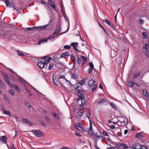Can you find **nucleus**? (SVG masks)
I'll list each match as a JSON object with an SVG mask.
<instances>
[{"label": "nucleus", "instance_id": "1", "mask_svg": "<svg viewBox=\"0 0 149 149\" xmlns=\"http://www.w3.org/2000/svg\"><path fill=\"white\" fill-rule=\"evenodd\" d=\"M49 26L48 24H47L42 26L33 27H28L26 29L29 31H31L33 30H43L45 29Z\"/></svg>", "mask_w": 149, "mask_h": 149}, {"label": "nucleus", "instance_id": "2", "mask_svg": "<svg viewBox=\"0 0 149 149\" xmlns=\"http://www.w3.org/2000/svg\"><path fill=\"white\" fill-rule=\"evenodd\" d=\"M31 132L34 134L35 136L37 137H42L44 136V134L40 130H31Z\"/></svg>", "mask_w": 149, "mask_h": 149}, {"label": "nucleus", "instance_id": "3", "mask_svg": "<svg viewBox=\"0 0 149 149\" xmlns=\"http://www.w3.org/2000/svg\"><path fill=\"white\" fill-rule=\"evenodd\" d=\"M77 95L79 97V99H77L78 103H79L80 102L81 104H84L85 101L84 99V96L82 94L80 91H78Z\"/></svg>", "mask_w": 149, "mask_h": 149}, {"label": "nucleus", "instance_id": "4", "mask_svg": "<svg viewBox=\"0 0 149 149\" xmlns=\"http://www.w3.org/2000/svg\"><path fill=\"white\" fill-rule=\"evenodd\" d=\"M98 104H104L105 105H107L110 104L109 100L106 98L100 99L97 102Z\"/></svg>", "mask_w": 149, "mask_h": 149}, {"label": "nucleus", "instance_id": "5", "mask_svg": "<svg viewBox=\"0 0 149 149\" xmlns=\"http://www.w3.org/2000/svg\"><path fill=\"white\" fill-rule=\"evenodd\" d=\"M142 93L146 98L149 101V93L147 91L146 89H142Z\"/></svg>", "mask_w": 149, "mask_h": 149}, {"label": "nucleus", "instance_id": "6", "mask_svg": "<svg viewBox=\"0 0 149 149\" xmlns=\"http://www.w3.org/2000/svg\"><path fill=\"white\" fill-rule=\"evenodd\" d=\"M41 59L42 60H44V63L46 65L49 62L50 60H52L51 58L49 57H44L41 58Z\"/></svg>", "mask_w": 149, "mask_h": 149}, {"label": "nucleus", "instance_id": "7", "mask_svg": "<svg viewBox=\"0 0 149 149\" xmlns=\"http://www.w3.org/2000/svg\"><path fill=\"white\" fill-rule=\"evenodd\" d=\"M81 58L82 61L81 66V67H82L86 63L87 61V58L86 57H85L83 55L81 56Z\"/></svg>", "mask_w": 149, "mask_h": 149}, {"label": "nucleus", "instance_id": "8", "mask_svg": "<svg viewBox=\"0 0 149 149\" xmlns=\"http://www.w3.org/2000/svg\"><path fill=\"white\" fill-rule=\"evenodd\" d=\"M92 130V123L90 120V128L88 130V132L91 135L93 136L94 135V133L93 132Z\"/></svg>", "mask_w": 149, "mask_h": 149}, {"label": "nucleus", "instance_id": "9", "mask_svg": "<svg viewBox=\"0 0 149 149\" xmlns=\"http://www.w3.org/2000/svg\"><path fill=\"white\" fill-rule=\"evenodd\" d=\"M83 114L84 113L82 111L78 110V111L76 113V118H79L82 116Z\"/></svg>", "mask_w": 149, "mask_h": 149}, {"label": "nucleus", "instance_id": "10", "mask_svg": "<svg viewBox=\"0 0 149 149\" xmlns=\"http://www.w3.org/2000/svg\"><path fill=\"white\" fill-rule=\"evenodd\" d=\"M60 30L61 27L59 24L57 25L56 28V31L53 34V35H55L57 34L60 31Z\"/></svg>", "mask_w": 149, "mask_h": 149}, {"label": "nucleus", "instance_id": "11", "mask_svg": "<svg viewBox=\"0 0 149 149\" xmlns=\"http://www.w3.org/2000/svg\"><path fill=\"white\" fill-rule=\"evenodd\" d=\"M45 63L43 61H40L38 63L37 65L40 68L42 69L45 66Z\"/></svg>", "mask_w": 149, "mask_h": 149}, {"label": "nucleus", "instance_id": "12", "mask_svg": "<svg viewBox=\"0 0 149 149\" xmlns=\"http://www.w3.org/2000/svg\"><path fill=\"white\" fill-rule=\"evenodd\" d=\"M69 56V54L68 52H65L62 53L61 55V58H65Z\"/></svg>", "mask_w": 149, "mask_h": 149}, {"label": "nucleus", "instance_id": "13", "mask_svg": "<svg viewBox=\"0 0 149 149\" xmlns=\"http://www.w3.org/2000/svg\"><path fill=\"white\" fill-rule=\"evenodd\" d=\"M103 22H104L106 23L109 26H111L112 28L113 27L112 24L110 22H109L108 20L105 19L103 20Z\"/></svg>", "mask_w": 149, "mask_h": 149}, {"label": "nucleus", "instance_id": "14", "mask_svg": "<svg viewBox=\"0 0 149 149\" xmlns=\"http://www.w3.org/2000/svg\"><path fill=\"white\" fill-rule=\"evenodd\" d=\"M135 83L132 81H129L127 82V84L128 86L133 88L134 86Z\"/></svg>", "mask_w": 149, "mask_h": 149}, {"label": "nucleus", "instance_id": "15", "mask_svg": "<svg viewBox=\"0 0 149 149\" xmlns=\"http://www.w3.org/2000/svg\"><path fill=\"white\" fill-rule=\"evenodd\" d=\"M95 83V81L91 79L88 82V84L89 86H92Z\"/></svg>", "mask_w": 149, "mask_h": 149}, {"label": "nucleus", "instance_id": "16", "mask_svg": "<svg viewBox=\"0 0 149 149\" xmlns=\"http://www.w3.org/2000/svg\"><path fill=\"white\" fill-rule=\"evenodd\" d=\"M48 3L53 8H55L56 7L54 4L53 3V1L50 0L48 1Z\"/></svg>", "mask_w": 149, "mask_h": 149}, {"label": "nucleus", "instance_id": "17", "mask_svg": "<svg viewBox=\"0 0 149 149\" xmlns=\"http://www.w3.org/2000/svg\"><path fill=\"white\" fill-rule=\"evenodd\" d=\"M23 120L25 123H28L29 126H31L32 125V123L29 120L27 119H24Z\"/></svg>", "mask_w": 149, "mask_h": 149}, {"label": "nucleus", "instance_id": "18", "mask_svg": "<svg viewBox=\"0 0 149 149\" xmlns=\"http://www.w3.org/2000/svg\"><path fill=\"white\" fill-rule=\"evenodd\" d=\"M78 45V43L76 42L72 43L70 45V46H72L74 49Z\"/></svg>", "mask_w": 149, "mask_h": 149}, {"label": "nucleus", "instance_id": "19", "mask_svg": "<svg viewBox=\"0 0 149 149\" xmlns=\"http://www.w3.org/2000/svg\"><path fill=\"white\" fill-rule=\"evenodd\" d=\"M0 140L1 141H3V142L6 143L7 139L5 136H2L0 137Z\"/></svg>", "mask_w": 149, "mask_h": 149}, {"label": "nucleus", "instance_id": "20", "mask_svg": "<svg viewBox=\"0 0 149 149\" xmlns=\"http://www.w3.org/2000/svg\"><path fill=\"white\" fill-rule=\"evenodd\" d=\"M6 6L7 7H10V8H14V5L11 3L9 2L6 4Z\"/></svg>", "mask_w": 149, "mask_h": 149}, {"label": "nucleus", "instance_id": "21", "mask_svg": "<svg viewBox=\"0 0 149 149\" xmlns=\"http://www.w3.org/2000/svg\"><path fill=\"white\" fill-rule=\"evenodd\" d=\"M117 55V52L114 51H111V56L113 58Z\"/></svg>", "mask_w": 149, "mask_h": 149}, {"label": "nucleus", "instance_id": "22", "mask_svg": "<svg viewBox=\"0 0 149 149\" xmlns=\"http://www.w3.org/2000/svg\"><path fill=\"white\" fill-rule=\"evenodd\" d=\"M52 114L56 119H59V116L58 114L54 112H52Z\"/></svg>", "mask_w": 149, "mask_h": 149}, {"label": "nucleus", "instance_id": "23", "mask_svg": "<svg viewBox=\"0 0 149 149\" xmlns=\"http://www.w3.org/2000/svg\"><path fill=\"white\" fill-rule=\"evenodd\" d=\"M17 54L20 56H24L25 55L24 54H23L21 52H20L19 50H17Z\"/></svg>", "mask_w": 149, "mask_h": 149}, {"label": "nucleus", "instance_id": "24", "mask_svg": "<svg viewBox=\"0 0 149 149\" xmlns=\"http://www.w3.org/2000/svg\"><path fill=\"white\" fill-rule=\"evenodd\" d=\"M142 37L144 38H146L147 37V33L146 32H143L142 33Z\"/></svg>", "mask_w": 149, "mask_h": 149}, {"label": "nucleus", "instance_id": "25", "mask_svg": "<svg viewBox=\"0 0 149 149\" xmlns=\"http://www.w3.org/2000/svg\"><path fill=\"white\" fill-rule=\"evenodd\" d=\"M3 111L4 112V113L6 114V115H9L10 114V112L8 111H6V110H5L4 109V108H3Z\"/></svg>", "mask_w": 149, "mask_h": 149}, {"label": "nucleus", "instance_id": "26", "mask_svg": "<svg viewBox=\"0 0 149 149\" xmlns=\"http://www.w3.org/2000/svg\"><path fill=\"white\" fill-rule=\"evenodd\" d=\"M99 25L100 27L102 29V30L104 31L105 32L106 34H108V32H107L106 30L104 29V28L101 25L100 23H99Z\"/></svg>", "mask_w": 149, "mask_h": 149}, {"label": "nucleus", "instance_id": "27", "mask_svg": "<svg viewBox=\"0 0 149 149\" xmlns=\"http://www.w3.org/2000/svg\"><path fill=\"white\" fill-rule=\"evenodd\" d=\"M53 81L54 83L55 84V85L56 86H58L59 84V82L56 80H55L53 78Z\"/></svg>", "mask_w": 149, "mask_h": 149}, {"label": "nucleus", "instance_id": "28", "mask_svg": "<svg viewBox=\"0 0 149 149\" xmlns=\"http://www.w3.org/2000/svg\"><path fill=\"white\" fill-rule=\"evenodd\" d=\"M97 84H95L92 87V91H94L95 89L97 88Z\"/></svg>", "mask_w": 149, "mask_h": 149}, {"label": "nucleus", "instance_id": "29", "mask_svg": "<svg viewBox=\"0 0 149 149\" xmlns=\"http://www.w3.org/2000/svg\"><path fill=\"white\" fill-rule=\"evenodd\" d=\"M149 47V45L148 44H146L145 45L144 47H143V48L145 49L146 51H147L148 50V48Z\"/></svg>", "mask_w": 149, "mask_h": 149}, {"label": "nucleus", "instance_id": "30", "mask_svg": "<svg viewBox=\"0 0 149 149\" xmlns=\"http://www.w3.org/2000/svg\"><path fill=\"white\" fill-rule=\"evenodd\" d=\"M140 75V74L138 73V74H134L133 78L135 79L137 78Z\"/></svg>", "mask_w": 149, "mask_h": 149}, {"label": "nucleus", "instance_id": "31", "mask_svg": "<svg viewBox=\"0 0 149 149\" xmlns=\"http://www.w3.org/2000/svg\"><path fill=\"white\" fill-rule=\"evenodd\" d=\"M0 86L1 88H5V85L4 83L0 79Z\"/></svg>", "mask_w": 149, "mask_h": 149}, {"label": "nucleus", "instance_id": "32", "mask_svg": "<svg viewBox=\"0 0 149 149\" xmlns=\"http://www.w3.org/2000/svg\"><path fill=\"white\" fill-rule=\"evenodd\" d=\"M1 74L5 78H7L8 77V76L7 75V74L5 73V72H1Z\"/></svg>", "mask_w": 149, "mask_h": 149}, {"label": "nucleus", "instance_id": "33", "mask_svg": "<svg viewBox=\"0 0 149 149\" xmlns=\"http://www.w3.org/2000/svg\"><path fill=\"white\" fill-rule=\"evenodd\" d=\"M54 66V64L53 63L50 64L49 65L48 69L49 70L52 69Z\"/></svg>", "mask_w": 149, "mask_h": 149}, {"label": "nucleus", "instance_id": "34", "mask_svg": "<svg viewBox=\"0 0 149 149\" xmlns=\"http://www.w3.org/2000/svg\"><path fill=\"white\" fill-rule=\"evenodd\" d=\"M26 105L27 106H28L29 107V108H30V110L31 111H33V108L29 104V103H26Z\"/></svg>", "mask_w": 149, "mask_h": 149}, {"label": "nucleus", "instance_id": "35", "mask_svg": "<svg viewBox=\"0 0 149 149\" xmlns=\"http://www.w3.org/2000/svg\"><path fill=\"white\" fill-rule=\"evenodd\" d=\"M120 146H122L123 148L125 149L127 148V146L125 144H120Z\"/></svg>", "mask_w": 149, "mask_h": 149}, {"label": "nucleus", "instance_id": "36", "mask_svg": "<svg viewBox=\"0 0 149 149\" xmlns=\"http://www.w3.org/2000/svg\"><path fill=\"white\" fill-rule=\"evenodd\" d=\"M77 126L80 128H81V129H82L83 127V126L81 124V123H77Z\"/></svg>", "mask_w": 149, "mask_h": 149}, {"label": "nucleus", "instance_id": "37", "mask_svg": "<svg viewBox=\"0 0 149 149\" xmlns=\"http://www.w3.org/2000/svg\"><path fill=\"white\" fill-rule=\"evenodd\" d=\"M94 137H98V138H100V137H101V136H100L99 135L98 133L97 132H96L95 134H94V135L93 136Z\"/></svg>", "mask_w": 149, "mask_h": 149}, {"label": "nucleus", "instance_id": "38", "mask_svg": "<svg viewBox=\"0 0 149 149\" xmlns=\"http://www.w3.org/2000/svg\"><path fill=\"white\" fill-rule=\"evenodd\" d=\"M110 105H111V107L113 108L114 109H116V107L115 105V104L113 103V102L111 103H110Z\"/></svg>", "mask_w": 149, "mask_h": 149}, {"label": "nucleus", "instance_id": "39", "mask_svg": "<svg viewBox=\"0 0 149 149\" xmlns=\"http://www.w3.org/2000/svg\"><path fill=\"white\" fill-rule=\"evenodd\" d=\"M80 102L79 103H78V104H79V105H80L81 107L79 109V110H82V109H84V105L82 104H80Z\"/></svg>", "mask_w": 149, "mask_h": 149}, {"label": "nucleus", "instance_id": "40", "mask_svg": "<svg viewBox=\"0 0 149 149\" xmlns=\"http://www.w3.org/2000/svg\"><path fill=\"white\" fill-rule=\"evenodd\" d=\"M89 65L90 67V68H93L94 66L93 64V63L92 62H91L89 63Z\"/></svg>", "mask_w": 149, "mask_h": 149}, {"label": "nucleus", "instance_id": "41", "mask_svg": "<svg viewBox=\"0 0 149 149\" xmlns=\"http://www.w3.org/2000/svg\"><path fill=\"white\" fill-rule=\"evenodd\" d=\"M136 137L137 138H140V137H142L143 136L141 135V134L139 133V134H136Z\"/></svg>", "mask_w": 149, "mask_h": 149}, {"label": "nucleus", "instance_id": "42", "mask_svg": "<svg viewBox=\"0 0 149 149\" xmlns=\"http://www.w3.org/2000/svg\"><path fill=\"white\" fill-rule=\"evenodd\" d=\"M9 78L8 77L6 78H5V81L6 82V83L8 84L10 82V81H9Z\"/></svg>", "mask_w": 149, "mask_h": 149}, {"label": "nucleus", "instance_id": "43", "mask_svg": "<svg viewBox=\"0 0 149 149\" xmlns=\"http://www.w3.org/2000/svg\"><path fill=\"white\" fill-rule=\"evenodd\" d=\"M3 97L5 100L6 102L9 101V99L8 97L5 95H3Z\"/></svg>", "mask_w": 149, "mask_h": 149}, {"label": "nucleus", "instance_id": "44", "mask_svg": "<svg viewBox=\"0 0 149 149\" xmlns=\"http://www.w3.org/2000/svg\"><path fill=\"white\" fill-rule=\"evenodd\" d=\"M92 68H89L88 69V73L89 74H91L93 72V70L92 69Z\"/></svg>", "mask_w": 149, "mask_h": 149}, {"label": "nucleus", "instance_id": "45", "mask_svg": "<svg viewBox=\"0 0 149 149\" xmlns=\"http://www.w3.org/2000/svg\"><path fill=\"white\" fill-rule=\"evenodd\" d=\"M44 118L49 123L50 122V120L47 117L45 116L44 117Z\"/></svg>", "mask_w": 149, "mask_h": 149}, {"label": "nucleus", "instance_id": "46", "mask_svg": "<svg viewBox=\"0 0 149 149\" xmlns=\"http://www.w3.org/2000/svg\"><path fill=\"white\" fill-rule=\"evenodd\" d=\"M9 92L12 95H14V92H13V90H11V89H9Z\"/></svg>", "mask_w": 149, "mask_h": 149}, {"label": "nucleus", "instance_id": "47", "mask_svg": "<svg viewBox=\"0 0 149 149\" xmlns=\"http://www.w3.org/2000/svg\"><path fill=\"white\" fill-rule=\"evenodd\" d=\"M75 134L77 136L79 137H81L82 136L79 133L77 132H75Z\"/></svg>", "mask_w": 149, "mask_h": 149}, {"label": "nucleus", "instance_id": "48", "mask_svg": "<svg viewBox=\"0 0 149 149\" xmlns=\"http://www.w3.org/2000/svg\"><path fill=\"white\" fill-rule=\"evenodd\" d=\"M81 62V59L79 57H77V63H78L79 64Z\"/></svg>", "mask_w": 149, "mask_h": 149}, {"label": "nucleus", "instance_id": "49", "mask_svg": "<svg viewBox=\"0 0 149 149\" xmlns=\"http://www.w3.org/2000/svg\"><path fill=\"white\" fill-rule=\"evenodd\" d=\"M53 35H54L50 36L49 38H47V39L51 40L52 39H54V36H53Z\"/></svg>", "mask_w": 149, "mask_h": 149}, {"label": "nucleus", "instance_id": "50", "mask_svg": "<svg viewBox=\"0 0 149 149\" xmlns=\"http://www.w3.org/2000/svg\"><path fill=\"white\" fill-rule=\"evenodd\" d=\"M141 146L139 143H136V149H140V146Z\"/></svg>", "mask_w": 149, "mask_h": 149}, {"label": "nucleus", "instance_id": "51", "mask_svg": "<svg viewBox=\"0 0 149 149\" xmlns=\"http://www.w3.org/2000/svg\"><path fill=\"white\" fill-rule=\"evenodd\" d=\"M85 82V80H82L81 81L79 82V84L82 85L84 84Z\"/></svg>", "mask_w": 149, "mask_h": 149}, {"label": "nucleus", "instance_id": "52", "mask_svg": "<svg viewBox=\"0 0 149 149\" xmlns=\"http://www.w3.org/2000/svg\"><path fill=\"white\" fill-rule=\"evenodd\" d=\"M133 149H136V143H134L133 144L132 147Z\"/></svg>", "mask_w": 149, "mask_h": 149}, {"label": "nucleus", "instance_id": "53", "mask_svg": "<svg viewBox=\"0 0 149 149\" xmlns=\"http://www.w3.org/2000/svg\"><path fill=\"white\" fill-rule=\"evenodd\" d=\"M13 88H15V89L18 91H19V88L16 85H15L14 86V87H13Z\"/></svg>", "mask_w": 149, "mask_h": 149}, {"label": "nucleus", "instance_id": "54", "mask_svg": "<svg viewBox=\"0 0 149 149\" xmlns=\"http://www.w3.org/2000/svg\"><path fill=\"white\" fill-rule=\"evenodd\" d=\"M139 20L141 24H142L144 23V21L142 19H139Z\"/></svg>", "mask_w": 149, "mask_h": 149}, {"label": "nucleus", "instance_id": "55", "mask_svg": "<svg viewBox=\"0 0 149 149\" xmlns=\"http://www.w3.org/2000/svg\"><path fill=\"white\" fill-rule=\"evenodd\" d=\"M47 40H48L47 38V39L44 38V39H42L41 40L42 41V43H44L45 42H47Z\"/></svg>", "mask_w": 149, "mask_h": 149}, {"label": "nucleus", "instance_id": "56", "mask_svg": "<svg viewBox=\"0 0 149 149\" xmlns=\"http://www.w3.org/2000/svg\"><path fill=\"white\" fill-rule=\"evenodd\" d=\"M64 48L65 49H70V46L69 45H65L64 47Z\"/></svg>", "mask_w": 149, "mask_h": 149}, {"label": "nucleus", "instance_id": "57", "mask_svg": "<svg viewBox=\"0 0 149 149\" xmlns=\"http://www.w3.org/2000/svg\"><path fill=\"white\" fill-rule=\"evenodd\" d=\"M8 84L9 86L12 88H13V87H14V86L10 82Z\"/></svg>", "mask_w": 149, "mask_h": 149}, {"label": "nucleus", "instance_id": "58", "mask_svg": "<svg viewBox=\"0 0 149 149\" xmlns=\"http://www.w3.org/2000/svg\"><path fill=\"white\" fill-rule=\"evenodd\" d=\"M18 80L21 84H24V82L23 81V80L22 79H19Z\"/></svg>", "mask_w": 149, "mask_h": 149}, {"label": "nucleus", "instance_id": "59", "mask_svg": "<svg viewBox=\"0 0 149 149\" xmlns=\"http://www.w3.org/2000/svg\"><path fill=\"white\" fill-rule=\"evenodd\" d=\"M140 149H146L147 148L143 146H140Z\"/></svg>", "mask_w": 149, "mask_h": 149}, {"label": "nucleus", "instance_id": "60", "mask_svg": "<svg viewBox=\"0 0 149 149\" xmlns=\"http://www.w3.org/2000/svg\"><path fill=\"white\" fill-rule=\"evenodd\" d=\"M41 124L44 127H46V125L45 124V123L42 121L41 122Z\"/></svg>", "mask_w": 149, "mask_h": 149}, {"label": "nucleus", "instance_id": "61", "mask_svg": "<svg viewBox=\"0 0 149 149\" xmlns=\"http://www.w3.org/2000/svg\"><path fill=\"white\" fill-rule=\"evenodd\" d=\"M102 134L104 136H107L108 135L107 132L105 131L102 132Z\"/></svg>", "mask_w": 149, "mask_h": 149}, {"label": "nucleus", "instance_id": "62", "mask_svg": "<svg viewBox=\"0 0 149 149\" xmlns=\"http://www.w3.org/2000/svg\"><path fill=\"white\" fill-rule=\"evenodd\" d=\"M10 149H17L15 147V146L14 144H13L11 147L10 148Z\"/></svg>", "mask_w": 149, "mask_h": 149}, {"label": "nucleus", "instance_id": "63", "mask_svg": "<svg viewBox=\"0 0 149 149\" xmlns=\"http://www.w3.org/2000/svg\"><path fill=\"white\" fill-rule=\"evenodd\" d=\"M8 69L11 71V72L13 73L17 74V73L16 72H14L12 69H10L9 68H8Z\"/></svg>", "mask_w": 149, "mask_h": 149}, {"label": "nucleus", "instance_id": "64", "mask_svg": "<svg viewBox=\"0 0 149 149\" xmlns=\"http://www.w3.org/2000/svg\"><path fill=\"white\" fill-rule=\"evenodd\" d=\"M61 149H70L66 147H65V146L63 147Z\"/></svg>", "mask_w": 149, "mask_h": 149}]
</instances>
